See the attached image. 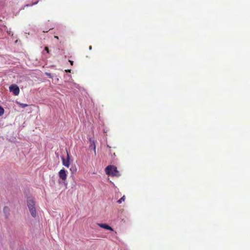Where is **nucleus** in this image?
<instances>
[{"label": "nucleus", "instance_id": "nucleus-19", "mask_svg": "<svg viewBox=\"0 0 250 250\" xmlns=\"http://www.w3.org/2000/svg\"><path fill=\"white\" fill-rule=\"evenodd\" d=\"M68 77H70L71 76L70 75H67Z\"/></svg>", "mask_w": 250, "mask_h": 250}, {"label": "nucleus", "instance_id": "nucleus-18", "mask_svg": "<svg viewBox=\"0 0 250 250\" xmlns=\"http://www.w3.org/2000/svg\"><path fill=\"white\" fill-rule=\"evenodd\" d=\"M55 38L56 39H58V37H57V36H55Z\"/></svg>", "mask_w": 250, "mask_h": 250}, {"label": "nucleus", "instance_id": "nucleus-2", "mask_svg": "<svg viewBox=\"0 0 250 250\" xmlns=\"http://www.w3.org/2000/svg\"><path fill=\"white\" fill-rule=\"evenodd\" d=\"M105 172L107 175L112 176H119L120 174L118 171L117 167L112 165L108 166L105 168Z\"/></svg>", "mask_w": 250, "mask_h": 250}, {"label": "nucleus", "instance_id": "nucleus-7", "mask_svg": "<svg viewBox=\"0 0 250 250\" xmlns=\"http://www.w3.org/2000/svg\"><path fill=\"white\" fill-rule=\"evenodd\" d=\"M3 211L5 217L7 218L10 214V209L7 207H4L3 209Z\"/></svg>", "mask_w": 250, "mask_h": 250}, {"label": "nucleus", "instance_id": "nucleus-6", "mask_svg": "<svg viewBox=\"0 0 250 250\" xmlns=\"http://www.w3.org/2000/svg\"><path fill=\"white\" fill-rule=\"evenodd\" d=\"M98 225L101 228H103V229H107V230H111V231H113V229L110 227L109 226L107 225V224H98Z\"/></svg>", "mask_w": 250, "mask_h": 250}, {"label": "nucleus", "instance_id": "nucleus-15", "mask_svg": "<svg viewBox=\"0 0 250 250\" xmlns=\"http://www.w3.org/2000/svg\"><path fill=\"white\" fill-rule=\"evenodd\" d=\"M65 71L67 72H71V70L70 69L65 70Z\"/></svg>", "mask_w": 250, "mask_h": 250}, {"label": "nucleus", "instance_id": "nucleus-17", "mask_svg": "<svg viewBox=\"0 0 250 250\" xmlns=\"http://www.w3.org/2000/svg\"><path fill=\"white\" fill-rule=\"evenodd\" d=\"M89 50H91L92 49V46H90L89 47Z\"/></svg>", "mask_w": 250, "mask_h": 250}, {"label": "nucleus", "instance_id": "nucleus-8", "mask_svg": "<svg viewBox=\"0 0 250 250\" xmlns=\"http://www.w3.org/2000/svg\"><path fill=\"white\" fill-rule=\"evenodd\" d=\"M89 141L90 143V147L93 148L94 153L96 154V145L95 144L94 141L92 138H90Z\"/></svg>", "mask_w": 250, "mask_h": 250}, {"label": "nucleus", "instance_id": "nucleus-9", "mask_svg": "<svg viewBox=\"0 0 250 250\" xmlns=\"http://www.w3.org/2000/svg\"><path fill=\"white\" fill-rule=\"evenodd\" d=\"M125 200V196H123L121 198H120L119 200H118L117 202L119 204H121L122 201H124Z\"/></svg>", "mask_w": 250, "mask_h": 250}, {"label": "nucleus", "instance_id": "nucleus-12", "mask_svg": "<svg viewBox=\"0 0 250 250\" xmlns=\"http://www.w3.org/2000/svg\"><path fill=\"white\" fill-rule=\"evenodd\" d=\"M20 105H21L22 107H25L28 106L26 104H21V103H18Z\"/></svg>", "mask_w": 250, "mask_h": 250}, {"label": "nucleus", "instance_id": "nucleus-16", "mask_svg": "<svg viewBox=\"0 0 250 250\" xmlns=\"http://www.w3.org/2000/svg\"><path fill=\"white\" fill-rule=\"evenodd\" d=\"M71 65H73V61H69Z\"/></svg>", "mask_w": 250, "mask_h": 250}, {"label": "nucleus", "instance_id": "nucleus-10", "mask_svg": "<svg viewBox=\"0 0 250 250\" xmlns=\"http://www.w3.org/2000/svg\"><path fill=\"white\" fill-rule=\"evenodd\" d=\"M4 113V109L0 106V116Z\"/></svg>", "mask_w": 250, "mask_h": 250}, {"label": "nucleus", "instance_id": "nucleus-1", "mask_svg": "<svg viewBox=\"0 0 250 250\" xmlns=\"http://www.w3.org/2000/svg\"><path fill=\"white\" fill-rule=\"evenodd\" d=\"M27 207L31 216L35 218L37 216L36 206L35 202L32 197H29L27 200Z\"/></svg>", "mask_w": 250, "mask_h": 250}, {"label": "nucleus", "instance_id": "nucleus-4", "mask_svg": "<svg viewBox=\"0 0 250 250\" xmlns=\"http://www.w3.org/2000/svg\"><path fill=\"white\" fill-rule=\"evenodd\" d=\"M60 178L63 181H65L67 177V174L64 168L61 169L59 172Z\"/></svg>", "mask_w": 250, "mask_h": 250}, {"label": "nucleus", "instance_id": "nucleus-11", "mask_svg": "<svg viewBox=\"0 0 250 250\" xmlns=\"http://www.w3.org/2000/svg\"><path fill=\"white\" fill-rule=\"evenodd\" d=\"M45 74L49 78H52V76L51 73L45 72Z\"/></svg>", "mask_w": 250, "mask_h": 250}, {"label": "nucleus", "instance_id": "nucleus-3", "mask_svg": "<svg viewBox=\"0 0 250 250\" xmlns=\"http://www.w3.org/2000/svg\"><path fill=\"white\" fill-rule=\"evenodd\" d=\"M10 92L13 93L15 95H18L20 93V89L19 87L15 84H13L9 87Z\"/></svg>", "mask_w": 250, "mask_h": 250}, {"label": "nucleus", "instance_id": "nucleus-14", "mask_svg": "<svg viewBox=\"0 0 250 250\" xmlns=\"http://www.w3.org/2000/svg\"><path fill=\"white\" fill-rule=\"evenodd\" d=\"M37 2L34 3L32 4H31V5H33L36 4H37ZM26 6H31V5L27 4Z\"/></svg>", "mask_w": 250, "mask_h": 250}, {"label": "nucleus", "instance_id": "nucleus-13", "mask_svg": "<svg viewBox=\"0 0 250 250\" xmlns=\"http://www.w3.org/2000/svg\"><path fill=\"white\" fill-rule=\"evenodd\" d=\"M44 50L47 52V53H49V49H48V47H45L44 48Z\"/></svg>", "mask_w": 250, "mask_h": 250}, {"label": "nucleus", "instance_id": "nucleus-5", "mask_svg": "<svg viewBox=\"0 0 250 250\" xmlns=\"http://www.w3.org/2000/svg\"><path fill=\"white\" fill-rule=\"evenodd\" d=\"M62 162L63 166H64L66 167H68L69 166V154L67 153V159H65L63 157H62Z\"/></svg>", "mask_w": 250, "mask_h": 250}]
</instances>
